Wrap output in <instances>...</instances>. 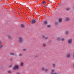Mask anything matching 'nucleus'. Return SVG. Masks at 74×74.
<instances>
[{
  "label": "nucleus",
  "mask_w": 74,
  "mask_h": 74,
  "mask_svg": "<svg viewBox=\"0 0 74 74\" xmlns=\"http://www.w3.org/2000/svg\"><path fill=\"white\" fill-rule=\"evenodd\" d=\"M19 69V66L18 65H16L14 66L13 68V70H15L16 69Z\"/></svg>",
  "instance_id": "1"
},
{
  "label": "nucleus",
  "mask_w": 74,
  "mask_h": 74,
  "mask_svg": "<svg viewBox=\"0 0 74 74\" xmlns=\"http://www.w3.org/2000/svg\"><path fill=\"white\" fill-rule=\"evenodd\" d=\"M32 19L31 21V24H34V23H35L36 22V20L35 19Z\"/></svg>",
  "instance_id": "2"
},
{
  "label": "nucleus",
  "mask_w": 74,
  "mask_h": 74,
  "mask_svg": "<svg viewBox=\"0 0 74 74\" xmlns=\"http://www.w3.org/2000/svg\"><path fill=\"white\" fill-rule=\"evenodd\" d=\"M73 42V40L72 39H70L68 40V43L69 44H71Z\"/></svg>",
  "instance_id": "3"
},
{
  "label": "nucleus",
  "mask_w": 74,
  "mask_h": 74,
  "mask_svg": "<svg viewBox=\"0 0 74 74\" xmlns=\"http://www.w3.org/2000/svg\"><path fill=\"white\" fill-rule=\"evenodd\" d=\"M19 40H18L19 42H20V43H22V42H23V40H22V39L21 37L19 38Z\"/></svg>",
  "instance_id": "4"
},
{
  "label": "nucleus",
  "mask_w": 74,
  "mask_h": 74,
  "mask_svg": "<svg viewBox=\"0 0 74 74\" xmlns=\"http://www.w3.org/2000/svg\"><path fill=\"white\" fill-rule=\"evenodd\" d=\"M62 21H63L62 18H60L59 19V22L60 23H62Z\"/></svg>",
  "instance_id": "5"
},
{
  "label": "nucleus",
  "mask_w": 74,
  "mask_h": 74,
  "mask_svg": "<svg viewBox=\"0 0 74 74\" xmlns=\"http://www.w3.org/2000/svg\"><path fill=\"white\" fill-rule=\"evenodd\" d=\"M1 41L0 40V49H1V48H2V47L3 46V45H1Z\"/></svg>",
  "instance_id": "6"
},
{
  "label": "nucleus",
  "mask_w": 74,
  "mask_h": 74,
  "mask_svg": "<svg viewBox=\"0 0 74 74\" xmlns=\"http://www.w3.org/2000/svg\"><path fill=\"white\" fill-rule=\"evenodd\" d=\"M70 20V18L69 17H67L66 18L65 21H66V22L67 21H69Z\"/></svg>",
  "instance_id": "7"
},
{
  "label": "nucleus",
  "mask_w": 74,
  "mask_h": 74,
  "mask_svg": "<svg viewBox=\"0 0 74 74\" xmlns=\"http://www.w3.org/2000/svg\"><path fill=\"white\" fill-rule=\"evenodd\" d=\"M8 38L9 39V40H12V37H11V36L10 35H8Z\"/></svg>",
  "instance_id": "8"
},
{
  "label": "nucleus",
  "mask_w": 74,
  "mask_h": 74,
  "mask_svg": "<svg viewBox=\"0 0 74 74\" xmlns=\"http://www.w3.org/2000/svg\"><path fill=\"white\" fill-rule=\"evenodd\" d=\"M47 23H48V22L47 21H44V25H47Z\"/></svg>",
  "instance_id": "9"
},
{
  "label": "nucleus",
  "mask_w": 74,
  "mask_h": 74,
  "mask_svg": "<svg viewBox=\"0 0 74 74\" xmlns=\"http://www.w3.org/2000/svg\"><path fill=\"white\" fill-rule=\"evenodd\" d=\"M66 56L67 58H70V54H68L66 55Z\"/></svg>",
  "instance_id": "10"
},
{
  "label": "nucleus",
  "mask_w": 74,
  "mask_h": 74,
  "mask_svg": "<svg viewBox=\"0 0 74 74\" xmlns=\"http://www.w3.org/2000/svg\"><path fill=\"white\" fill-rule=\"evenodd\" d=\"M51 25H48L47 26V28H49V27H51Z\"/></svg>",
  "instance_id": "11"
},
{
  "label": "nucleus",
  "mask_w": 74,
  "mask_h": 74,
  "mask_svg": "<svg viewBox=\"0 0 74 74\" xmlns=\"http://www.w3.org/2000/svg\"><path fill=\"white\" fill-rule=\"evenodd\" d=\"M42 3L43 4H45V3H46L45 2V1H42Z\"/></svg>",
  "instance_id": "12"
},
{
  "label": "nucleus",
  "mask_w": 74,
  "mask_h": 74,
  "mask_svg": "<svg viewBox=\"0 0 74 74\" xmlns=\"http://www.w3.org/2000/svg\"><path fill=\"white\" fill-rule=\"evenodd\" d=\"M14 53H10V55H13L14 56Z\"/></svg>",
  "instance_id": "13"
},
{
  "label": "nucleus",
  "mask_w": 74,
  "mask_h": 74,
  "mask_svg": "<svg viewBox=\"0 0 74 74\" xmlns=\"http://www.w3.org/2000/svg\"><path fill=\"white\" fill-rule=\"evenodd\" d=\"M45 40H47V39H48V37L46 36L45 38Z\"/></svg>",
  "instance_id": "14"
},
{
  "label": "nucleus",
  "mask_w": 74,
  "mask_h": 74,
  "mask_svg": "<svg viewBox=\"0 0 74 74\" xmlns=\"http://www.w3.org/2000/svg\"><path fill=\"white\" fill-rule=\"evenodd\" d=\"M52 66L53 67H55V64H53Z\"/></svg>",
  "instance_id": "15"
},
{
  "label": "nucleus",
  "mask_w": 74,
  "mask_h": 74,
  "mask_svg": "<svg viewBox=\"0 0 74 74\" xmlns=\"http://www.w3.org/2000/svg\"><path fill=\"white\" fill-rule=\"evenodd\" d=\"M57 40H58V41H60V38L58 37L57 38Z\"/></svg>",
  "instance_id": "16"
},
{
  "label": "nucleus",
  "mask_w": 74,
  "mask_h": 74,
  "mask_svg": "<svg viewBox=\"0 0 74 74\" xmlns=\"http://www.w3.org/2000/svg\"><path fill=\"white\" fill-rule=\"evenodd\" d=\"M21 66H23V62H21Z\"/></svg>",
  "instance_id": "17"
},
{
  "label": "nucleus",
  "mask_w": 74,
  "mask_h": 74,
  "mask_svg": "<svg viewBox=\"0 0 74 74\" xmlns=\"http://www.w3.org/2000/svg\"><path fill=\"white\" fill-rule=\"evenodd\" d=\"M21 27H24V25L22 24H21Z\"/></svg>",
  "instance_id": "18"
},
{
  "label": "nucleus",
  "mask_w": 74,
  "mask_h": 74,
  "mask_svg": "<svg viewBox=\"0 0 74 74\" xmlns=\"http://www.w3.org/2000/svg\"><path fill=\"white\" fill-rule=\"evenodd\" d=\"M23 51H26V49H23Z\"/></svg>",
  "instance_id": "19"
},
{
  "label": "nucleus",
  "mask_w": 74,
  "mask_h": 74,
  "mask_svg": "<svg viewBox=\"0 0 74 74\" xmlns=\"http://www.w3.org/2000/svg\"><path fill=\"white\" fill-rule=\"evenodd\" d=\"M70 10V8H67L66 9L67 11H69Z\"/></svg>",
  "instance_id": "20"
},
{
  "label": "nucleus",
  "mask_w": 74,
  "mask_h": 74,
  "mask_svg": "<svg viewBox=\"0 0 74 74\" xmlns=\"http://www.w3.org/2000/svg\"><path fill=\"white\" fill-rule=\"evenodd\" d=\"M8 73H10V74H11V71H8Z\"/></svg>",
  "instance_id": "21"
},
{
  "label": "nucleus",
  "mask_w": 74,
  "mask_h": 74,
  "mask_svg": "<svg viewBox=\"0 0 74 74\" xmlns=\"http://www.w3.org/2000/svg\"><path fill=\"white\" fill-rule=\"evenodd\" d=\"M43 46L44 47L46 46V45H45V44H43Z\"/></svg>",
  "instance_id": "22"
},
{
  "label": "nucleus",
  "mask_w": 74,
  "mask_h": 74,
  "mask_svg": "<svg viewBox=\"0 0 74 74\" xmlns=\"http://www.w3.org/2000/svg\"><path fill=\"white\" fill-rule=\"evenodd\" d=\"M69 33V32H68V31H66V34H68Z\"/></svg>",
  "instance_id": "23"
},
{
  "label": "nucleus",
  "mask_w": 74,
  "mask_h": 74,
  "mask_svg": "<svg viewBox=\"0 0 74 74\" xmlns=\"http://www.w3.org/2000/svg\"><path fill=\"white\" fill-rule=\"evenodd\" d=\"M62 41H64V38H63L62 39Z\"/></svg>",
  "instance_id": "24"
},
{
  "label": "nucleus",
  "mask_w": 74,
  "mask_h": 74,
  "mask_svg": "<svg viewBox=\"0 0 74 74\" xmlns=\"http://www.w3.org/2000/svg\"><path fill=\"white\" fill-rule=\"evenodd\" d=\"M19 56H22V54L21 53H20L19 54Z\"/></svg>",
  "instance_id": "25"
},
{
  "label": "nucleus",
  "mask_w": 74,
  "mask_h": 74,
  "mask_svg": "<svg viewBox=\"0 0 74 74\" xmlns=\"http://www.w3.org/2000/svg\"><path fill=\"white\" fill-rule=\"evenodd\" d=\"M44 68H42V71H44Z\"/></svg>",
  "instance_id": "26"
},
{
  "label": "nucleus",
  "mask_w": 74,
  "mask_h": 74,
  "mask_svg": "<svg viewBox=\"0 0 74 74\" xmlns=\"http://www.w3.org/2000/svg\"><path fill=\"white\" fill-rule=\"evenodd\" d=\"M42 38H45V36H44V35H43V36H42Z\"/></svg>",
  "instance_id": "27"
},
{
  "label": "nucleus",
  "mask_w": 74,
  "mask_h": 74,
  "mask_svg": "<svg viewBox=\"0 0 74 74\" xmlns=\"http://www.w3.org/2000/svg\"><path fill=\"white\" fill-rule=\"evenodd\" d=\"M38 56H37V55H36L35 56V58H37Z\"/></svg>",
  "instance_id": "28"
},
{
  "label": "nucleus",
  "mask_w": 74,
  "mask_h": 74,
  "mask_svg": "<svg viewBox=\"0 0 74 74\" xmlns=\"http://www.w3.org/2000/svg\"><path fill=\"white\" fill-rule=\"evenodd\" d=\"M10 60H12V58H10Z\"/></svg>",
  "instance_id": "29"
},
{
  "label": "nucleus",
  "mask_w": 74,
  "mask_h": 74,
  "mask_svg": "<svg viewBox=\"0 0 74 74\" xmlns=\"http://www.w3.org/2000/svg\"><path fill=\"white\" fill-rule=\"evenodd\" d=\"M56 25H58V23H56Z\"/></svg>",
  "instance_id": "30"
},
{
  "label": "nucleus",
  "mask_w": 74,
  "mask_h": 74,
  "mask_svg": "<svg viewBox=\"0 0 74 74\" xmlns=\"http://www.w3.org/2000/svg\"><path fill=\"white\" fill-rule=\"evenodd\" d=\"M16 74H20L19 72H17L16 73Z\"/></svg>",
  "instance_id": "31"
},
{
  "label": "nucleus",
  "mask_w": 74,
  "mask_h": 74,
  "mask_svg": "<svg viewBox=\"0 0 74 74\" xmlns=\"http://www.w3.org/2000/svg\"><path fill=\"white\" fill-rule=\"evenodd\" d=\"M23 2H22V3H21V4H23Z\"/></svg>",
  "instance_id": "32"
},
{
  "label": "nucleus",
  "mask_w": 74,
  "mask_h": 74,
  "mask_svg": "<svg viewBox=\"0 0 74 74\" xmlns=\"http://www.w3.org/2000/svg\"><path fill=\"white\" fill-rule=\"evenodd\" d=\"M48 71V70L47 69H46L45 70V71Z\"/></svg>",
  "instance_id": "33"
},
{
  "label": "nucleus",
  "mask_w": 74,
  "mask_h": 74,
  "mask_svg": "<svg viewBox=\"0 0 74 74\" xmlns=\"http://www.w3.org/2000/svg\"><path fill=\"white\" fill-rule=\"evenodd\" d=\"M73 67L74 68V64L73 65Z\"/></svg>",
  "instance_id": "34"
},
{
  "label": "nucleus",
  "mask_w": 74,
  "mask_h": 74,
  "mask_svg": "<svg viewBox=\"0 0 74 74\" xmlns=\"http://www.w3.org/2000/svg\"><path fill=\"white\" fill-rule=\"evenodd\" d=\"M44 7H46L47 5H45L44 6Z\"/></svg>",
  "instance_id": "35"
},
{
  "label": "nucleus",
  "mask_w": 74,
  "mask_h": 74,
  "mask_svg": "<svg viewBox=\"0 0 74 74\" xmlns=\"http://www.w3.org/2000/svg\"><path fill=\"white\" fill-rule=\"evenodd\" d=\"M10 67H11V66H10Z\"/></svg>",
  "instance_id": "36"
},
{
  "label": "nucleus",
  "mask_w": 74,
  "mask_h": 74,
  "mask_svg": "<svg viewBox=\"0 0 74 74\" xmlns=\"http://www.w3.org/2000/svg\"><path fill=\"white\" fill-rule=\"evenodd\" d=\"M55 25H56V23H55Z\"/></svg>",
  "instance_id": "37"
},
{
  "label": "nucleus",
  "mask_w": 74,
  "mask_h": 74,
  "mask_svg": "<svg viewBox=\"0 0 74 74\" xmlns=\"http://www.w3.org/2000/svg\"><path fill=\"white\" fill-rule=\"evenodd\" d=\"M2 69H1L2 70Z\"/></svg>",
  "instance_id": "38"
}]
</instances>
